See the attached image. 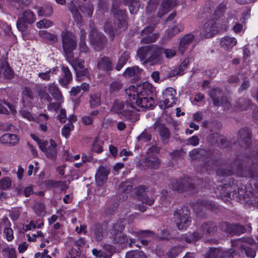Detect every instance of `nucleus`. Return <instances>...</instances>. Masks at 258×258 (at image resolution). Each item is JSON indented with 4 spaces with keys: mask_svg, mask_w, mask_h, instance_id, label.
I'll list each match as a JSON object with an SVG mask.
<instances>
[{
    "mask_svg": "<svg viewBox=\"0 0 258 258\" xmlns=\"http://www.w3.org/2000/svg\"><path fill=\"white\" fill-rule=\"evenodd\" d=\"M125 258H147V256L143 251L136 250L127 251Z\"/></svg>",
    "mask_w": 258,
    "mask_h": 258,
    "instance_id": "47",
    "label": "nucleus"
},
{
    "mask_svg": "<svg viewBox=\"0 0 258 258\" xmlns=\"http://www.w3.org/2000/svg\"><path fill=\"white\" fill-rule=\"evenodd\" d=\"M216 155H213L205 162V166L207 170L214 169L227 164L226 161L220 157V153H216Z\"/></svg>",
    "mask_w": 258,
    "mask_h": 258,
    "instance_id": "20",
    "label": "nucleus"
},
{
    "mask_svg": "<svg viewBox=\"0 0 258 258\" xmlns=\"http://www.w3.org/2000/svg\"><path fill=\"white\" fill-rule=\"evenodd\" d=\"M100 97L101 94L98 92L90 94L89 103L91 108H95L101 104Z\"/></svg>",
    "mask_w": 258,
    "mask_h": 258,
    "instance_id": "40",
    "label": "nucleus"
},
{
    "mask_svg": "<svg viewBox=\"0 0 258 258\" xmlns=\"http://www.w3.org/2000/svg\"><path fill=\"white\" fill-rule=\"evenodd\" d=\"M174 221L179 230L186 229L191 220L189 216V210L187 207L176 209L174 213Z\"/></svg>",
    "mask_w": 258,
    "mask_h": 258,
    "instance_id": "7",
    "label": "nucleus"
},
{
    "mask_svg": "<svg viewBox=\"0 0 258 258\" xmlns=\"http://www.w3.org/2000/svg\"><path fill=\"white\" fill-rule=\"evenodd\" d=\"M113 236L114 244H125L128 243V238L126 234L120 233Z\"/></svg>",
    "mask_w": 258,
    "mask_h": 258,
    "instance_id": "45",
    "label": "nucleus"
},
{
    "mask_svg": "<svg viewBox=\"0 0 258 258\" xmlns=\"http://www.w3.org/2000/svg\"><path fill=\"white\" fill-rule=\"evenodd\" d=\"M194 38V36L191 34H187L184 35L180 40L179 50L183 54L189 45L192 43Z\"/></svg>",
    "mask_w": 258,
    "mask_h": 258,
    "instance_id": "31",
    "label": "nucleus"
},
{
    "mask_svg": "<svg viewBox=\"0 0 258 258\" xmlns=\"http://www.w3.org/2000/svg\"><path fill=\"white\" fill-rule=\"evenodd\" d=\"M237 105L242 110L248 109L252 105V102L249 98L241 97L237 101Z\"/></svg>",
    "mask_w": 258,
    "mask_h": 258,
    "instance_id": "43",
    "label": "nucleus"
},
{
    "mask_svg": "<svg viewBox=\"0 0 258 258\" xmlns=\"http://www.w3.org/2000/svg\"><path fill=\"white\" fill-rule=\"evenodd\" d=\"M217 230L218 227L216 223L213 221L204 222L201 226V231L203 234H207L213 235L217 232Z\"/></svg>",
    "mask_w": 258,
    "mask_h": 258,
    "instance_id": "30",
    "label": "nucleus"
},
{
    "mask_svg": "<svg viewBox=\"0 0 258 258\" xmlns=\"http://www.w3.org/2000/svg\"><path fill=\"white\" fill-rule=\"evenodd\" d=\"M73 128V125L72 123L66 124L61 130V134L66 138L70 135V132Z\"/></svg>",
    "mask_w": 258,
    "mask_h": 258,
    "instance_id": "63",
    "label": "nucleus"
},
{
    "mask_svg": "<svg viewBox=\"0 0 258 258\" xmlns=\"http://www.w3.org/2000/svg\"><path fill=\"white\" fill-rule=\"evenodd\" d=\"M122 87L121 83L119 81H114L110 85V92L114 93L118 92Z\"/></svg>",
    "mask_w": 258,
    "mask_h": 258,
    "instance_id": "60",
    "label": "nucleus"
},
{
    "mask_svg": "<svg viewBox=\"0 0 258 258\" xmlns=\"http://www.w3.org/2000/svg\"><path fill=\"white\" fill-rule=\"evenodd\" d=\"M141 72V70L138 67L135 66L126 69L124 74L125 75H127L129 77L135 76L136 78H138Z\"/></svg>",
    "mask_w": 258,
    "mask_h": 258,
    "instance_id": "51",
    "label": "nucleus"
},
{
    "mask_svg": "<svg viewBox=\"0 0 258 258\" xmlns=\"http://www.w3.org/2000/svg\"><path fill=\"white\" fill-rule=\"evenodd\" d=\"M235 254V250L233 248L222 251L219 248H210L209 251V258H233Z\"/></svg>",
    "mask_w": 258,
    "mask_h": 258,
    "instance_id": "19",
    "label": "nucleus"
},
{
    "mask_svg": "<svg viewBox=\"0 0 258 258\" xmlns=\"http://www.w3.org/2000/svg\"><path fill=\"white\" fill-rule=\"evenodd\" d=\"M132 188V180H128L121 182L119 186V191L124 194H128L131 191Z\"/></svg>",
    "mask_w": 258,
    "mask_h": 258,
    "instance_id": "44",
    "label": "nucleus"
},
{
    "mask_svg": "<svg viewBox=\"0 0 258 258\" xmlns=\"http://www.w3.org/2000/svg\"><path fill=\"white\" fill-rule=\"evenodd\" d=\"M11 186V180L8 177L2 178L0 180V187L3 189H7Z\"/></svg>",
    "mask_w": 258,
    "mask_h": 258,
    "instance_id": "62",
    "label": "nucleus"
},
{
    "mask_svg": "<svg viewBox=\"0 0 258 258\" xmlns=\"http://www.w3.org/2000/svg\"><path fill=\"white\" fill-rule=\"evenodd\" d=\"M97 68L100 70L107 73L112 70V62L111 59L107 56H103L97 60Z\"/></svg>",
    "mask_w": 258,
    "mask_h": 258,
    "instance_id": "26",
    "label": "nucleus"
},
{
    "mask_svg": "<svg viewBox=\"0 0 258 258\" xmlns=\"http://www.w3.org/2000/svg\"><path fill=\"white\" fill-rule=\"evenodd\" d=\"M129 98L131 103L127 104V109H125L123 113L127 118H130L132 113L135 112L136 109L135 104L142 108H149L152 107L154 103V100L151 97L140 96V97H137L135 95H129Z\"/></svg>",
    "mask_w": 258,
    "mask_h": 258,
    "instance_id": "4",
    "label": "nucleus"
},
{
    "mask_svg": "<svg viewBox=\"0 0 258 258\" xmlns=\"http://www.w3.org/2000/svg\"><path fill=\"white\" fill-rule=\"evenodd\" d=\"M48 90L54 99L57 101H62L63 97L61 93L54 83L51 84L48 86Z\"/></svg>",
    "mask_w": 258,
    "mask_h": 258,
    "instance_id": "34",
    "label": "nucleus"
},
{
    "mask_svg": "<svg viewBox=\"0 0 258 258\" xmlns=\"http://www.w3.org/2000/svg\"><path fill=\"white\" fill-rule=\"evenodd\" d=\"M53 13V9L51 6H45L40 7L37 11L39 16L48 17H50Z\"/></svg>",
    "mask_w": 258,
    "mask_h": 258,
    "instance_id": "42",
    "label": "nucleus"
},
{
    "mask_svg": "<svg viewBox=\"0 0 258 258\" xmlns=\"http://www.w3.org/2000/svg\"><path fill=\"white\" fill-rule=\"evenodd\" d=\"M175 94L176 91L174 89L171 87L166 88L163 92L162 99L159 103L160 108L164 109L172 106L176 102Z\"/></svg>",
    "mask_w": 258,
    "mask_h": 258,
    "instance_id": "13",
    "label": "nucleus"
},
{
    "mask_svg": "<svg viewBox=\"0 0 258 258\" xmlns=\"http://www.w3.org/2000/svg\"><path fill=\"white\" fill-rule=\"evenodd\" d=\"M60 36L66 58L70 59L77 46V36L73 32L65 30L61 32Z\"/></svg>",
    "mask_w": 258,
    "mask_h": 258,
    "instance_id": "5",
    "label": "nucleus"
},
{
    "mask_svg": "<svg viewBox=\"0 0 258 258\" xmlns=\"http://www.w3.org/2000/svg\"><path fill=\"white\" fill-rule=\"evenodd\" d=\"M68 8L72 13L74 20L78 23L81 22L82 20V17L73 1L68 4Z\"/></svg>",
    "mask_w": 258,
    "mask_h": 258,
    "instance_id": "35",
    "label": "nucleus"
},
{
    "mask_svg": "<svg viewBox=\"0 0 258 258\" xmlns=\"http://www.w3.org/2000/svg\"><path fill=\"white\" fill-rule=\"evenodd\" d=\"M110 170L108 168L101 166L99 168L95 175L96 183L99 186H102L106 182Z\"/></svg>",
    "mask_w": 258,
    "mask_h": 258,
    "instance_id": "22",
    "label": "nucleus"
},
{
    "mask_svg": "<svg viewBox=\"0 0 258 258\" xmlns=\"http://www.w3.org/2000/svg\"><path fill=\"white\" fill-rule=\"evenodd\" d=\"M57 144L53 139L49 140V143L47 141L40 146L41 150L45 153L47 158L50 159H55L57 155Z\"/></svg>",
    "mask_w": 258,
    "mask_h": 258,
    "instance_id": "15",
    "label": "nucleus"
},
{
    "mask_svg": "<svg viewBox=\"0 0 258 258\" xmlns=\"http://www.w3.org/2000/svg\"><path fill=\"white\" fill-rule=\"evenodd\" d=\"M131 102L129 100V101H127L125 105L122 102H119L118 100H116L114 101L113 105L111 107V110L114 111L115 113L117 114H119L121 118H124L125 119L131 120L133 121L134 120H137V119H135L136 117H135L134 115V113L130 116V118L125 117V115L123 114L124 113V111L126 108V105L127 104H131Z\"/></svg>",
    "mask_w": 258,
    "mask_h": 258,
    "instance_id": "18",
    "label": "nucleus"
},
{
    "mask_svg": "<svg viewBox=\"0 0 258 258\" xmlns=\"http://www.w3.org/2000/svg\"><path fill=\"white\" fill-rule=\"evenodd\" d=\"M128 7L131 14H136L139 8L138 0H130Z\"/></svg>",
    "mask_w": 258,
    "mask_h": 258,
    "instance_id": "59",
    "label": "nucleus"
},
{
    "mask_svg": "<svg viewBox=\"0 0 258 258\" xmlns=\"http://www.w3.org/2000/svg\"><path fill=\"white\" fill-rule=\"evenodd\" d=\"M107 229V224L95 223L92 227V231L97 241H101L103 238V233Z\"/></svg>",
    "mask_w": 258,
    "mask_h": 258,
    "instance_id": "25",
    "label": "nucleus"
},
{
    "mask_svg": "<svg viewBox=\"0 0 258 258\" xmlns=\"http://www.w3.org/2000/svg\"><path fill=\"white\" fill-rule=\"evenodd\" d=\"M39 35L44 41L49 42L50 44H55L58 40L57 35L46 30L39 31Z\"/></svg>",
    "mask_w": 258,
    "mask_h": 258,
    "instance_id": "32",
    "label": "nucleus"
},
{
    "mask_svg": "<svg viewBox=\"0 0 258 258\" xmlns=\"http://www.w3.org/2000/svg\"><path fill=\"white\" fill-rule=\"evenodd\" d=\"M251 132L248 127H244L239 130L237 140L242 146L249 147L251 145Z\"/></svg>",
    "mask_w": 258,
    "mask_h": 258,
    "instance_id": "17",
    "label": "nucleus"
},
{
    "mask_svg": "<svg viewBox=\"0 0 258 258\" xmlns=\"http://www.w3.org/2000/svg\"><path fill=\"white\" fill-rule=\"evenodd\" d=\"M220 139L219 133H211L207 137L208 141L211 145H216L218 143V141Z\"/></svg>",
    "mask_w": 258,
    "mask_h": 258,
    "instance_id": "58",
    "label": "nucleus"
},
{
    "mask_svg": "<svg viewBox=\"0 0 258 258\" xmlns=\"http://www.w3.org/2000/svg\"><path fill=\"white\" fill-rule=\"evenodd\" d=\"M79 9L85 16L88 17H91L92 16L94 8L92 4L91 3H87L82 6H80Z\"/></svg>",
    "mask_w": 258,
    "mask_h": 258,
    "instance_id": "39",
    "label": "nucleus"
},
{
    "mask_svg": "<svg viewBox=\"0 0 258 258\" xmlns=\"http://www.w3.org/2000/svg\"><path fill=\"white\" fill-rule=\"evenodd\" d=\"M231 234L240 235L243 233L245 229L244 226L239 224H231Z\"/></svg>",
    "mask_w": 258,
    "mask_h": 258,
    "instance_id": "52",
    "label": "nucleus"
},
{
    "mask_svg": "<svg viewBox=\"0 0 258 258\" xmlns=\"http://www.w3.org/2000/svg\"><path fill=\"white\" fill-rule=\"evenodd\" d=\"M155 127L158 130L159 134L162 138V143L167 144L170 138V133L169 129L165 125L161 123H156Z\"/></svg>",
    "mask_w": 258,
    "mask_h": 258,
    "instance_id": "27",
    "label": "nucleus"
},
{
    "mask_svg": "<svg viewBox=\"0 0 258 258\" xmlns=\"http://www.w3.org/2000/svg\"><path fill=\"white\" fill-rule=\"evenodd\" d=\"M158 23L159 20H154L153 22L140 32L139 34L142 37L140 40L141 44H149L156 41L159 37V34L158 33H152L155 30L156 25Z\"/></svg>",
    "mask_w": 258,
    "mask_h": 258,
    "instance_id": "8",
    "label": "nucleus"
},
{
    "mask_svg": "<svg viewBox=\"0 0 258 258\" xmlns=\"http://www.w3.org/2000/svg\"><path fill=\"white\" fill-rule=\"evenodd\" d=\"M2 72L6 78L11 79L13 77V71L5 60L0 61V73Z\"/></svg>",
    "mask_w": 258,
    "mask_h": 258,
    "instance_id": "37",
    "label": "nucleus"
},
{
    "mask_svg": "<svg viewBox=\"0 0 258 258\" xmlns=\"http://www.w3.org/2000/svg\"><path fill=\"white\" fill-rule=\"evenodd\" d=\"M44 184L45 186L48 189L51 188H58L59 186L62 184V181L47 180L44 182Z\"/></svg>",
    "mask_w": 258,
    "mask_h": 258,
    "instance_id": "56",
    "label": "nucleus"
},
{
    "mask_svg": "<svg viewBox=\"0 0 258 258\" xmlns=\"http://www.w3.org/2000/svg\"><path fill=\"white\" fill-rule=\"evenodd\" d=\"M53 25V22L50 20L44 19L37 23L38 28H48Z\"/></svg>",
    "mask_w": 258,
    "mask_h": 258,
    "instance_id": "61",
    "label": "nucleus"
},
{
    "mask_svg": "<svg viewBox=\"0 0 258 258\" xmlns=\"http://www.w3.org/2000/svg\"><path fill=\"white\" fill-rule=\"evenodd\" d=\"M222 127V125L220 121L212 120L210 124L209 130L211 133H219Z\"/></svg>",
    "mask_w": 258,
    "mask_h": 258,
    "instance_id": "50",
    "label": "nucleus"
},
{
    "mask_svg": "<svg viewBox=\"0 0 258 258\" xmlns=\"http://www.w3.org/2000/svg\"><path fill=\"white\" fill-rule=\"evenodd\" d=\"M209 95L215 106H221L224 110H228L231 107V104L227 96L224 95L222 90L219 88L212 89Z\"/></svg>",
    "mask_w": 258,
    "mask_h": 258,
    "instance_id": "6",
    "label": "nucleus"
},
{
    "mask_svg": "<svg viewBox=\"0 0 258 258\" xmlns=\"http://www.w3.org/2000/svg\"><path fill=\"white\" fill-rule=\"evenodd\" d=\"M163 51V47L157 45H146L139 48L137 56L144 63L153 66L161 61Z\"/></svg>",
    "mask_w": 258,
    "mask_h": 258,
    "instance_id": "3",
    "label": "nucleus"
},
{
    "mask_svg": "<svg viewBox=\"0 0 258 258\" xmlns=\"http://www.w3.org/2000/svg\"><path fill=\"white\" fill-rule=\"evenodd\" d=\"M241 79L242 80V84L238 89L239 92H241L244 90H247L250 86L249 80L248 79L247 74L246 73H242Z\"/></svg>",
    "mask_w": 258,
    "mask_h": 258,
    "instance_id": "49",
    "label": "nucleus"
},
{
    "mask_svg": "<svg viewBox=\"0 0 258 258\" xmlns=\"http://www.w3.org/2000/svg\"><path fill=\"white\" fill-rule=\"evenodd\" d=\"M218 32L216 21L215 18L208 20L203 26L200 33L202 38H209Z\"/></svg>",
    "mask_w": 258,
    "mask_h": 258,
    "instance_id": "14",
    "label": "nucleus"
},
{
    "mask_svg": "<svg viewBox=\"0 0 258 258\" xmlns=\"http://www.w3.org/2000/svg\"><path fill=\"white\" fill-rule=\"evenodd\" d=\"M176 0H163L161 4V7L159 9L157 16L161 18L176 5Z\"/></svg>",
    "mask_w": 258,
    "mask_h": 258,
    "instance_id": "29",
    "label": "nucleus"
},
{
    "mask_svg": "<svg viewBox=\"0 0 258 258\" xmlns=\"http://www.w3.org/2000/svg\"><path fill=\"white\" fill-rule=\"evenodd\" d=\"M189 64V60L187 58L185 59L177 68L173 70L170 74V77L176 75H182L184 73L185 70L187 68Z\"/></svg>",
    "mask_w": 258,
    "mask_h": 258,
    "instance_id": "38",
    "label": "nucleus"
},
{
    "mask_svg": "<svg viewBox=\"0 0 258 258\" xmlns=\"http://www.w3.org/2000/svg\"><path fill=\"white\" fill-rule=\"evenodd\" d=\"M103 248L105 251H107L108 253H104L103 258H111L113 254L115 252V247L109 244H104Z\"/></svg>",
    "mask_w": 258,
    "mask_h": 258,
    "instance_id": "53",
    "label": "nucleus"
},
{
    "mask_svg": "<svg viewBox=\"0 0 258 258\" xmlns=\"http://www.w3.org/2000/svg\"><path fill=\"white\" fill-rule=\"evenodd\" d=\"M139 163L141 169L150 168L156 169L159 168L160 160L157 156H153L141 159Z\"/></svg>",
    "mask_w": 258,
    "mask_h": 258,
    "instance_id": "16",
    "label": "nucleus"
},
{
    "mask_svg": "<svg viewBox=\"0 0 258 258\" xmlns=\"http://www.w3.org/2000/svg\"><path fill=\"white\" fill-rule=\"evenodd\" d=\"M204 208L214 210L217 208V206L214 203L211 201L203 200L198 201L194 207V209L197 214L203 211Z\"/></svg>",
    "mask_w": 258,
    "mask_h": 258,
    "instance_id": "24",
    "label": "nucleus"
},
{
    "mask_svg": "<svg viewBox=\"0 0 258 258\" xmlns=\"http://www.w3.org/2000/svg\"><path fill=\"white\" fill-rule=\"evenodd\" d=\"M111 13L114 18V20L124 19L125 16V11L124 10L118 9Z\"/></svg>",
    "mask_w": 258,
    "mask_h": 258,
    "instance_id": "64",
    "label": "nucleus"
},
{
    "mask_svg": "<svg viewBox=\"0 0 258 258\" xmlns=\"http://www.w3.org/2000/svg\"><path fill=\"white\" fill-rule=\"evenodd\" d=\"M153 87L151 84L148 82H144L138 85L133 93L130 95H135L137 97L140 96H148L152 93Z\"/></svg>",
    "mask_w": 258,
    "mask_h": 258,
    "instance_id": "21",
    "label": "nucleus"
},
{
    "mask_svg": "<svg viewBox=\"0 0 258 258\" xmlns=\"http://www.w3.org/2000/svg\"><path fill=\"white\" fill-rule=\"evenodd\" d=\"M124 226L120 222L114 223L112 226L110 234L112 236L122 233L124 230Z\"/></svg>",
    "mask_w": 258,
    "mask_h": 258,
    "instance_id": "48",
    "label": "nucleus"
},
{
    "mask_svg": "<svg viewBox=\"0 0 258 258\" xmlns=\"http://www.w3.org/2000/svg\"><path fill=\"white\" fill-rule=\"evenodd\" d=\"M62 75L59 79V83L63 87H67L73 80V76L68 67L61 66Z\"/></svg>",
    "mask_w": 258,
    "mask_h": 258,
    "instance_id": "23",
    "label": "nucleus"
},
{
    "mask_svg": "<svg viewBox=\"0 0 258 258\" xmlns=\"http://www.w3.org/2000/svg\"><path fill=\"white\" fill-rule=\"evenodd\" d=\"M89 38L90 43L97 51L102 50L106 45L107 38L102 33L98 32L96 28H91Z\"/></svg>",
    "mask_w": 258,
    "mask_h": 258,
    "instance_id": "10",
    "label": "nucleus"
},
{
    "mask_svg": "<svg viewBox=\"0 0 258 258\" xmlns=\"http://www.w3.org/2000/svg\"><path fill=\"white\" fill-rule=\"evenodd\" d=\"M35 20V15L33 12L30 10L24 11L18 19L17 27L20 31L24 32L27 29L28 24L33 23Z\"/></svg>",
    "mask_w": 258,
    "mask_h": 258,
    "instance_id": "11",
    "label": "nucleus"
},
{
    "mask_svg": "<svg viewBox=\"0 0 258 258\" xmlns=\"http://www.w3.org/2000/svg\"><path fill=\"white\" fill-rule=\"evenodd\" d=\"M226 9V6L225 4L223 3L220 4L214 13L215 19L220 17L225 11Z\"/></svg>",
    "mask_w": 258,
    "mask_h": 258,
    "instance_id": "57",
    "label": "nucleus"
},
{
    "mask_svg": "<svg viewBox=\"0 0 258 258\" xmlns=\"http://www.w3.org/2000/svg\"><path fill=\"white\" fill-rule=\"evenodd\" d=\"M248 168H243L242 161L235 158L229 165V169H220L217 173L223 176L230 175L234 172L238 175L246 177L255 178L258 177V152L252 151L249 153L247 157Z\"/></svg>",
    "mask_w": 258,
    "mask_h": 258,
    "instance_id": "1",
    "label": "nucleus"
},
{
    "mask_svg": "<svg viewBox=\"0 0 258 258\" xmlns=\"http://www.w3.org/2000/svg\"><path fill=\"white\" fill-rule=\"evenodd\" d=\"M67 60L71 64L75 71L76 70L84 69V60L78 57L74 58V54L72 55L71 58H66Z\"/></svg>",
    "mask_w": 258,
    "mask_h": 258,
    "instance_id": "36",
    "label": "nucleus"
},
{
    "mask_svg": "<svg viewBox=\"0 0 258 258\" xmlns=\"http://www.w3.org/2000/svg\"><path fill=\"white\" fill-rule=\"evenodd\" d=\"M37 94L41 99H44L50 102L52 101V98L50 95L46 92L45 89L42 88L40 85H36Z\"/></svg>",
    "mask_w": 258,
    "mask_h": 258,
    "instance_id": "46",
    "label": "nucleus"
},
{
    "mask_svg": "<svg viewBox=\"0 0 258 258\" xmlns=\"http://www.w3.org/2000/svg\"><path fill=\"white\" fill-rule=\"evenodd\" d=\"M254 243V240L249 237L242 238L231 241L233 246H239L240 249L241 251H244L246 255L250 258H254L256 254L255 249L249 246V245H253Z\"/></svg>",
    "mask_w": 258,
    "mask_h": 258,
    "instance_id": "9",
    "label": "nucleus"
},
{
    "mask_svg": "<svg viewBox=\"0 0 258 258\" xmlns=\"http://www.w3.org/2000/svg\"><path fill=\"white\" fill-rule=\"evenodd\" d=\"M151 139V134L145 130L140 136L138 137L137 140L138 142L143 143L150 141Z\"/></svg>",
    "mask_w": 258,
    "mask_h": 258,
    "instance_id": "55",
    "label": "nucleus"
},
{
    "mask_svg": "<svg viewBox=\"0 0 258 258\" xmlns=\"http://www.w3.org/2000/svg\"><path fill=\"white\" fill-rule=\"evenodd\" d=\"M236 43L237 41L236 39L230 36L223 37L220 42L221 47L225 50H229L235 46Z\"/></svg>",
    "mask_w": 258,
    "mask_h": 258,
    "instance_id": "33",
    "label": "nucleus"
},
{
    "mask_svg": "<svg viewBox=\"0 0 258 258\" xmlns=\"http://www.w3.org/2000/svg\"><path fill=\"white\" fill-rule=\"evenodd\" d=\"M237 186L236 185H230V184H224L223 186H219L217 190H221L220 193L222 196H224L230 199L234 197L235 191H236Z\"/></svg>",
    "mask_w": 258,
    "mask_h": 258,
    "instance_id": "28",
    "label": "nucleus"
},
{
    "mask_svg": "<svg viewBox=\"0 0 258 258\" xmlns=\"http://www.w3.org/2000/svg\"><path fill=\"white\" fill-rule=\"evenodd\" d=\"M163 51V47L157 45H146L139 48L137 56L144 63L153 66L161 61Z\"/></svg>",
    "mask_w": 258,
    "mask_h": 258,
    "instance_id": "2",
    "label": "nucleus"
},
{
    "mask_svg": "<svg viewBox=\"0 0 258 258\" xmlns=\"http://www.w3.org/2000/svg\"><path fill=\"white\" fill-rule=\"evenodd\" d=\"M182 251L181 246H174L171 247L167 252V255L169 258H174L177 256Z\"/></svg>",
    "mask_w": 258,
    "mask_h": 258,
    "instance_id": "54",
    "label": "nucleus"
},
{
    "mask_svg": "<svg viewBox=\"0 0 258 258\" xmlns=\"http://www.w3.org/2000/svg\"><path fill=\"white\" fill-rule=\"evenodd\" d=\"M170 185L173 190L179 192L191 191L195 188L192 179L188 177L173 179L171 181Z\"/></svg>",
    "mask_w": 258,
    "mask_h": 258,
    "instance_id": "12",
    "label": "nucleus"
},
{
    "mask_svg": "<svg viewBox=\"0 0 258 258\" xmlns=\"http://www.w3.org/2000/svg\"><path fill=\"white\" fill-rule=\"evenodd\" d=\"M130 53L127 51L122 53L121 55L119 57L117 64L115 67L116 70L119 71L126 63L130 58Z\"/></svg>",
    "mask_w": 258,
    "mask_h": 258,
    "instance_id": "41",
    "label": "nucleus"
}]
</instances>
